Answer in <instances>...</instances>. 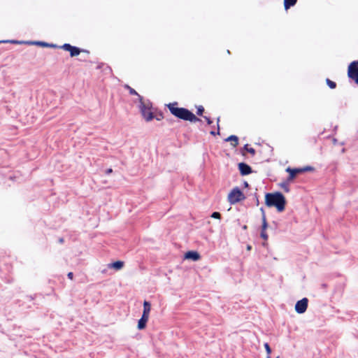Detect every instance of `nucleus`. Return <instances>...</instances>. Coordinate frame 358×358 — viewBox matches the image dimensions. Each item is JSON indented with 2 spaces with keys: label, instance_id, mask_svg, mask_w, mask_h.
Here are the masks:
<instances>
[{
  "label": "nucleus",
  "instance_id": "31",
  "mask_svg": "<svg viewBox=\"0 0 358 358\" xmlns=\"http://www.w3.org/2000/svg\"><path fill=\"white\" fill-rule=\"evenodd\" d=\"M113 172V169H108L106 171V174H110Z\"/></svg>",
  "mask_w": 358,
  "mask_h": 358
},
{
  "label": "nucleus",
  "instance_id": "37",
  "mask_svg": "<svg viewBox=\"0 0 358 358\" xmlns=\"http://www.w3.org/2000/svg\"><path fill=\"white\" fill-rule=\"evenodd\" d=\"M243 228L245 229L247 228L246 225L243 226Z\"/></svg>",
  "mask_w": 358,
  "mask_h": 358
},
{
  "label": "nucleus",
  "instance_id": "22",
  "mask_svg": "<svg viewBox=\"0 0 358 358\" xmlns=\"http://www.w3.org/2000/svg\"><path fill=\"white\" fill-rule=\"evenodd\" d=\"M244 149L246 150L248 152L252 154V155H255V150L254 148H248V145L246 144L245 146H244Z\"/></svg>",
  "mask_w": 358,
  "mask_h": 358
},
{
  "label": "nucleus",
  "instance_id": "13",
  "mask_svg": "<svg viewBox=\"0 0 358 358\" xmlns=\"http://www.w3.org/2000/svg\"><path fill=\"white\" fill-rule=\"evenodd\" d=\"M225 141L231 142L233 147H236L238 144V138L235 135H231Z\"/></svg>",
  "mask_w": 358,
  "mask_h": 358
},
{
  "label": "nucleus",
  "instance_id": "36",
  "mask_svg": "<svg viewBox=\"0 0 358 358\" xmlns=\"http://www.w3.org/2000/svg\"><path fill=\"white\" fill-rule=\"evenodd\" d=\"M247 249H248V250H251V246H250V245H248Z\"/></svg>",
  "mask_w": 358,
  "mask_h": 358
},
{
  "label": "nucleus",
  "instance_id": "5",
  "mask_svg": "<svg viewBox=\"0 0 358 358\" xmlns=\"http://www.w3.org/2000/svg\"><path fill=\"white\" fill-rule=\"evenodd\" d=\"M348 76L358 84V61L352 62L348 66Z\"/></svg>",
  "mask_w": 358,
  "mask_h": 358
},
{
  "label": "nucleus",
  "instance_id": "27",
  "mask_svg": "<svg viewBox=\"0 0 358 358\" xmlns=\"http://www.w3.org/2000/svg\"><path fill=\"white\" fill-rule=\"evenodd\" d=\"M313 169L311 166H306V167H304L303 169H300V170H302V173L304 172V171H311Z\"/></svg>",
  "mask_w": 358,
  "mask_h": 358
},
{
  "label": "nucleus",
  "instance_id": "32",
  "mask_svg": "<svg viewBox=\"0 0 358 358\" xmlns=\"http://www.w3.org/2000/svg\"><path fill=\"white\" fill-rule=\"evenodd\" d=\"M260 210H261V213H262V217H264V215H265L264 209L263 208H261Z\"/></svg>",
  "mask_w": 358,
  "mask_h": 358
},
{
  "label": "nucleus",
  "instance_id": "10",
  "mask_svg": "<svg viewBox=\"0 0 358 358\" xmlns=\"http://www.w3.org/2000/svg\"><path fill=\"white\" fill-rule=\"evenodd\" d=\"M148 318H149L148 316L142 315V317L138 320V329H143L145 327L146 323L148 320Z\"/></svg>",
  "mask_w": 358,
  "mask_h": 358
},
{
  "label": "nucleus",
  "instance_id": "12",
  "mask_svg": "<svg viewBox=\"0 0 358 358\" xmlns=\"http://www.w3.org/2000/svg\"><path fill=\"white\" fill-rule=\"evenodd\" d=\"M151 310V305L150 302L145 301L143 303V315L149 317V314Z\"/></svg>",
  "mask_w": 358,
  "mask_h": 358
},
{
  "label": "nucleus",
  "instance_id": "3",
  "mask_svg": "<svg viewBox=\"0 0 358 358\" xmlns=\"http://www.w3.org/2000/svg\"><path fill=\"white\" fill-rule=\"evenodd\" d=\"M139 108L143 117L146 121H150L153 119V113L150 111L149 103L144 102L143 97L139 96Z\"/></svg>",
  "mask_w": 358,
  "mask_h": 358
},
{
  "label": "nucleus",
  "instance_id": "19",
  "mask_svg": "<svg viewBox=\"0 0 358 358\" xmlns=\"http://www.w3.org/2000/svg\"><path fill=\"white\" fill-rule=\"evenodd\" d=\"M126 87L129 90V93L131 94H133V95H136L138 96V99H139V94L136 92V90L133 88H131V87H129V85H126Z\"/></svg>",
  "mask_w": 358,
  "mask_h": 358
},
{
  "label": "nucleus",
  "instance_id": "21",
  "mask_svg": "<svg viewBox=\"0 0 358 358\" xmlns=\"http://www.w3.org/2000/svg\"><path fill=\"white\" fill-rule=\"evenodd\" d=\"M63 50H66V51H69L71 50V48H72V45L69 44V43H65L64 44L62 47H61Z\"/></svg>",
  "mask_w": 358,
  "mask_h": 358
},
{
  "label": "nucleus",
  "instance_id": "38",
  "mask_svg": "<svg viewBox=\"0 0 358 358\" xmlns=\"http://www.w3.org/2000/svg\"><path fill=\"white\" fill-rule=\"evenodd\" d=\"M276 358H280L279 357H277Z\"/></svg>",
  "mask_w": 358,
  "mask_h": 358
},
{
  "label": "nucleus",
  "instance_id": "33",
  "mask_svg": "<svg viewBox=\"0 0 358 358\" xmlns=\"http://www.w3.org/2000/svg\"><path fill=\"white\" fill-rule=\"evenodd\" d=\"M10 42L12 43H15V44L22 43H23V42L17 41H10Z\"/></svg>",
  "mask_w": 358,
  "mask_h": 358
},
{
  "label": "nucleus",
  "instance_id": "8",
  "mask_svg": "<svg viewBox=\"0 0 358 358\" xmlns=\"http://www.w3.org/2000/svg\"><path fill=\"white\" fill-rule=\"evenodd\" d=\"M286 171L289 173V175L287 178L288 182L292 181L298 173H302V170H300V169H291L290 167H288L286 169Z\"/></svg>",
  "mask_w": 358,
  "mask_h": 358
},
{
  "label": "nucleus",
  "instance_id": "1",
  "mask_svg": "<svg viewBox=\"0 0 358 358\" xmlns=\"http://www.w3.org/2000/svg\"><path fill=\"white\" fill-rule=\"evenodd\" d=\"M265 203L268 207L275 206L278 212L285 210L286 200L281 192L267 193L265 196Z\"/></svg>",
  "mask_w": 358,
  "mask_h": 358
},
{
  "label": "nucleus",
  "instance_id": "9",
  "mask_svg": "<svg viewBox=\"0 0 358 358\" xmlns=\"http://www.w3.org/2000/svg\"><path fill=\"white\" fill-rule=\"evenodd\" d=\"M185 258L192 259L193 261H197L200 259V255L196 251H188L185 253Z\"/></svg>",
  "mask_w": 358,
  "mask_h": 358
},
{
  "label": "nucleus",
  "instance_id": "2",
  "mask_svg": "<svg viewBox=\"0 0 358 358\" xmlns=\"http://www.w3.org/2000/svg\"><path fill=\"white\" fill-rule=\"evenodd\" d=\"M178 103L175 102L169 103L168 108L170 112L176 117L184 120H188L192 122H196L200 121V119L196 117L192 112L185 108H178L176 106Z\"/></svg>",
  "mask_w": 358,
  "mask_h": 358
},
{
  "label": "nucleus",
  "instance_id": "30",
  "mask_svg": "<svg viewBox=\"0 0 358 358\" xmlns=\"http://www.w3.org/2000/svg\"><path fill=\"white\" fill-rule=\"evenodd\" d=\"M68 278L71 280L73 279V273L72 272H69L67 275Z\"/></svg>",
  "mask_w": 358,
  "mask_h": 358
},
{
  "label": "nucleus",
  "instance_id": "7",
  "mask_svg": "<svg viewBox=\"0 0 358 358\" xmlns=\"http://www.w3.org/2000/svg\"><path fill=\"white\" fill-rule=\"evenodd\" d=\"M238 169L242 176L248 175L252 173L251 167L244 162H241L238 164Z\"/></svg>",
  "mask_w": 358,
  "mask_h": 358
},
{
  "label": "nucleus",
  "instance_id": "25",
  "mask_svg": "<svg viewBox=\"0 0 358 358\" xmlns=\"http://www.w3.org/2000/svg\"><path fill=\"white\" fill-rule=\"evenodd\" d=\"M281 187L284 189L285 192H288L289 191L287 182H282L281 184Z\"/></svg>",
  "mask_w": 358,
  "mask_h": 358
},
{
  "label": "nucleus",
  "instance_id": "4",
  "mask_svg": "<svg viewBox=\"0 0 358 358\" xmlns=\"http://www.w3.org/2000/svg\"><path fill=\"white\" fill-rule=\"evenodd\" d=\"M245 199L243 193L238 187L234 188L228 194V201L231 204H235Z\"/></svg>",
  "mask_w": 358,
  "mask_h": 358
},
{
  "label": "nucleus",
  "instance_id": "28",
  "mask_svg": "<svg viewBox=\"0 0 358 358\" xmlns=\"http://www.w3.org/2000/svg\"><path fill=\"white\" fill-rule=\"evenodd\" d=\"M203 117H204V118H205V120H206V122H207V124H212V122H212V120L210 119V117H206V116H204Z\"/></svg>",
  "mask_w": 358,
  "mask_h": 358
},
{
  "label": "nucleus",
  "instance_id": "29",
  "mask_svg": "<svg viewBox=\"0 0 358 358\" xmlns=\"http://www.w3.org/2000/svg\"><path fill=\"white\" fill-rule=\"evenodd\" d=\"M210 134H212L213 136H215L216 134H220V127L218 126L217 132L212 131H210Z\"/></svg>",
  "mask_w": 358,
  "mask_h": 358
},
{
  "label": "nucleus",
  "instance_id": "6",
  "mask_svg": "<svg viewBox=\"0 0 358 358\" xmlns=\"http://www.w3.org/2000/svg\"><path fill=\"white\" fill-rule=\"evenodd\" d=\"M308 300L307 298H303L298 301L295 305V310L297 313L302 314L306 312L308 308Z\"/></svg>",
  "mask_w": 358,
  "mask_h": 358
},
{
  "label": "nucleus",
  "instance_id": "24",
  "mask_svg": "<svg viewBox=\"0 0 358 358\" xmlns=\"http://www.w3.org/2000/svg\"><path fill=\"white\" fill-rule=\"evenodd\" d=\"M211 217L213 218H215V219H220L221 218V215L218 212H214V213H212Z\"/></svg>",
  "mask_w": 358,
  "mask_h": 358
},
{
  "label": "nucleus",
  "instance_id": "16",
  "mask_svg": "<svg viewBox=\"0 0 358 358\" xmlns=\"http://www.w3.org/2000/svg\"><path fill=\"white\" fill-rule=\"evenodd\" d=\"M27 43H31V44H36V45H41L42 47H49V46H52L51 45L45 43V42H42V41H37V42H27Z\"/></svg>",
  "mask_w": 358,
  "mask_h": 358
},
{
  "label": "nucleus",
  "instance_id": "23",
  "mask_svg": "<svg viewBox=\"0 0 358 358\" xmlns=\"http://www.w3.org/2000/svg\"><path fill=\"white\" fill-rule=\"evenodd\" d=\"M203 111H204V108L202 106H199V107H197L196 113L198 115H202Z\"/></svg>",
  "mask_w": 358,
  "mask_h": 358
},
{
  "label": "nucleus",
  "instance_id": "35",
  "mask_svg": "<svg viewBox=\"0 0 358 358\" xmlns=\"http://www.w3.org/2000/svg\"><path fill=\"white\" fill-rule=\"evenodd\" d=\"M220 119V117H217V126L219 125Z\"/></svg>",
  "mask_w": 358,
  "mask_h": 358
},
{
  "label": "nucleus",
  "instance_id": "17",
  "mask_svg": "<svg viewBox=\"0 0 358 358\" xmlns=\"http://www.w3.org/2000/svg\"><path fill=\"white\" fill-rule=\"evenodd\" d=\"M326 83L331 89H334L336 87V83L329 80V78H327Z\"/></svg>",
  "mask_w": 358,
  "mask_h": 358
},
{
  "label": "nucleus",
  "instance_id": "20",
  "mask_svg": "<svg viewBox=\"0 0 358 358\" xmlns=\"http://www.w3.org/2000/svg\"><path fill=\"white\" fill-rule=\"evenodd\" d=\"M264 348H265V350H266V352L268 354L267 358H271L269 355L271 352V349L268 343H264Z\"/></svg>",
  "mask_w": 358,
  "mask_h": 358
},
{
  "label": "nucleus",
  "instance_id": "11",
  "mask_svg": "<svg viewBox=\"0 0 358 358\" xmlns=\"http://www.w3.org/2000/svg\"><path fill=\"white\" fill-rule=\"evenodd\" d=\"M124 266V262L122 261H117L115 262L111 263L108 264L109 268H114L115 270L121 269Z\"/></svg>",
  "mask_w": 358,
  "mask_h": 358
},
{
  "label": "nucleus",
  "instance_id": "26",
  "mask_svg": "<svg viewBox=\"0 0 358 358\" xmlns=\"http://www.w3.org/2000/svg\"><path fill=\"white\" fill-rule=\"evenodd\" d=\"M260 236H261V237H262L264 240H265V241H266V240L268 239V235H267V234L266 233V231H262V232H261V235H260Z\"/></svg>",
  "mask_w": 358,
  "mask_h": 358
},
{
  "label": "nucleus",
  "instance_id": "18",
  "mask_svg": "<svg viewBox=\"0 0 358 358\" xmlns=\"http://www.w3.org/2000/svg\"><path fill=\"white\" fill-rule=\"evenodd\" d=\"M268 227V224L266 222V215H264V217H262V230L266 231V229Z\"/></svg>",
  "mask_w": 358,
  "mask_h": 358
},
{
  "label": "nucleus",
  "instance_id": "15",
  "mask_svg": "<svg viewBox=\"0 0 358 358\" xmlns=\"http://www.w3.org/2000/svg\"><path fill=\"white\" fill-rule=\"evenodd\" d=\"M81 52V50L76 46H72V48H71V50H69L70 55L71 57H75L78 55Z\"/></svg>",
  "mask_w": 358,
  "mask_h": 358
},
{
  "label": "nucleus",
  "instance_id": "14",
  "mask_svg": "<svg viewBox=\"0 0 358 358\" xmlns=\"http://www.w3.org/2000/svg\"><path fill=\"white\" fill-rule=\"evenodd\" d=\"M297 0H284V6L285 10L289 9L291 6L296 4Z\"/></svg>",
  "mask_w": 358,
  "mask_h": 358
},
{
  "label": "nucleus",
  "instance_id": "34",
  "mask_svg": "<svg viewBox=\"0 0 358 358\" xmlns=\"http://www.w3.org/2000/svg\"><path fill=\"white\" fill-rule=\"evenodd\" d=\"M244 186H245V187H248V183L247 182H244Z\"/></svg>",
  "mask_w": 358,
  "mask_h": 358
}]
</instances>
